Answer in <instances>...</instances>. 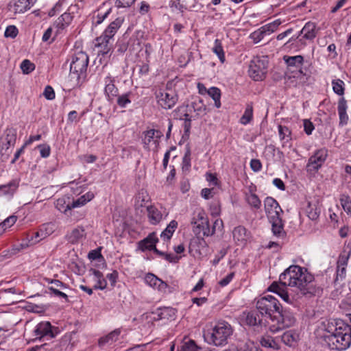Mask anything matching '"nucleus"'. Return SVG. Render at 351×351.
Masks as SVG:
<instances>
[{"mask_svg":"<svg viewBox=\"0 0 351 351\" xmlns=\"http://www.w3.org/2000/svg\"><path fill=\"white\" fill-rule=\"evenodd\" d=\"M313 279V276L306 268L293 265L280 275V281L274 282L269 287L268 291L276 293L287 304H292L295 298L289 293L287 287H295L305 293L308 285Z\"/></svg>","mask_w":351,"mask_h":351,"instance_id":"nucleus-1","label":"nucleus"},{"mask_svg":"<svg viewBox=\"0 0 351 351\" xmlns=\"http://www.w3.org/2000/svg\"><path fill=\"white\" fill-rule=\"evenodd\" d=\"M233 331V328L228 322L221 320L204 332V338L210 345L224 346L228 343Z\"/></svg>","mask_w":351,"mask_h":351,"instance_id":"nucleus-2","label":"nucleus"},{"mask_svg":"<svg viewBox=\"0 0 351 351\" xmlns=\"http://www.w3.org/2000/svg\"><path fill=\"white\" fill-rule=\"evenodd\" d=\"M325 341L331 350L347 349L351 344V327L343 321L337 322L335 332L326 337Z\"/></svg>","mask_w":351,"mask_h":351,"instance_id":"nucleus-3","label":"nucleus"},{"mask_svg":"<svg viewBox=\"0 0 351 351\" xmlns=\"http://www.w3.org/2000/svg\"><path fill=\"white\" fill-rule=\"evenodd\" d=\"M88 64V56L85 52L79 51L72 56L69 76L76 84L85 77Z\"/></svg>","mask_w":351,"mask_h":351,"instance_id":"nucleus-4","label":"nucleus"},{"mask_svg":"<svg viewBox=\"0 0 351 351\" xmlns=\"http://www.w3.org/2000/svg\"><path fill=\"white\" fill-rule=\"evenodd\" d=\"M280 304L278 300L272 295H267L258 299L256 302V308L261 314V317L265 319V322L269 328V321L270 318L276 317L274 313H279Z\"/></svg>","mask_w":351,"mask_h":351,"instance_id":"nucleus-5","label":"nucleus"},{"mask_svg":"<svg viewBox=\"0 0 351 351\" xmlns=\"http://www.w3.org/2000/svg\"><path fill=\"white\" fill-rule=\"evenodd\" d=\"M295 322V318L289 311H280L276 317L270 318L269 321V330L271 332H277L285 328L292 326Z\"/></svg>","mask_w":351,"mask_h":351,"instance_id":"nucleus-6","label":"nucleus"},{"mask_svg":"<svg viewBox=\"0 0 351 351\" xmlns=\"http://www.w3.org/2000/svg\"><path fill=\"white\" fill-rule=\"evenodd\" d=\"M267 60L265 57L254 58L250 64V76L255 81L263 80L267 71Z\"/></svg>","mask_w":351,"mask_h":351,"instance_id":"nucleus-7","label":"nucleus"},{"mask_svg":"<svg viewBox=\"0 0 351 351\" xmlns=\"http://www.w3.org/2000/svg\"><path fill=\"white\" fill-rule=\"evenodd\" d=\"M328 156V151L325 147L315 150L313 154L308 158L306 165L307 171L317 172L324 164Z\"/></svg>","mask_w":351,"mask_h":351,"instance_id":"nucleus-8","label":"nucleus"},{"mask_svg":"<svg viewBox=\"0 0 351 351\" xmlns=\"http://www.w3.org/2000/svg\"><path fill=\"white\" fill-rule=\"evenodd\" d=\"M157 103L164 109H171L177 101L176 92L171 88L160 89L156 95Z\"/></svg>","mask_w":351,"mask_h":351,"instance_id":"nucleus-9","label":"nucleus"},{"mask_svg":"<svg viewBox=\"0 0 351 351\" xmlns=\"http://www.w3.org/2000/svg\"><path fill=\"white\" fill-rule=\"evenodd\" d=\"M163 136L161 131L149 129L143 132L142 141L146 149H156L159 145L160 138Z\"/></svg>","mask_w":351,"mask_h":351,"instance_id":"nucleus-10","label":"nucleus"},{"mask_svg":"<svg viewBox=\"0 0 351 351\" xmlns=\"http://www.w3.org/2000/svg\"><path fill=\"white\" fill-rule=\"evenodd\" d=\"M191 224L193 226V231L197 234L208 228V219L203 209L198 208L194 210Z\"/></svg>","mask_w":351,"mask_h":351,"instance_id":"nucleus-11","label":"nucleus"},{"mask_svg":"<svg viewBox=\"0 0 351 351\" xmlns=\"http://www.w3.org/2000/svg\"><path fill=\"white\" fill-rule=\"evenodd\" d=\"M73 15L68 10L61 14L53 23L54 33L56 36L62 34L71 25Z\"/></svg>","mask_w":351,"mask_h":351,"instance_id":"nucleus-12","label":"nucleus"},{"mask_svg":"<svg viewBox=\"0 0 351 351\" xmlns=\"http://www.w3.org/2000/svg\"><path fill=\"white\" fill-rule=\"evenodd\" d=\"M34 334L40 340L43 338L52 339L56 336L57 332H54L50 322H43L36 325L34 329Z\"/></svg>","mask_w":351,"mask_h":351,"instance_id":"nucleus-13","label":"nucleus"},{"mask_svg":"<svg viewBox=\"0 0 351 351\" xmlns=\"http://www.w3.org/2000/svg\"><path fill=\"white\" fill-rule=\"evenodd\" d=\"M114 40L101 34L97 37L95 40V47L97 48L98 55L108 56L110 55L113 47Z\"/></svg>","mask_w":351,"mask_h":351,"instance_id":"nucleus-14","label":"nucleus"},{"mask_svg":"<svg viewBox=\"0 0 351 351\" xmlns=\"http://www.w3.org/2000/svg\"><path fill=\"white\" fill-rule=\"evenodd\" d=\"M243 319L250 326H267L265 319L261 317V314L258 310L243 313Z\"/></svg>","mask_w":351,"mask_h":351,"instance_id":"nucleus-15","label":"nucleus"},{"mask_svg":"<svg viewBox=\"0 0 351 351\" xmlns=\"http://www.w3.org/2000/svg\"><path fill=\"white\" fill-rule=\"evenodd\" d=\"M264 208L269 219L279 217L282 213V210L277 201L271 197H267L265 199Z\"/></svg>","mask_w":351,"mask_h":351,"instance_id":"nucleus-16","label":"nucleus"},{"mask_svg":"<svg viewBox=\"0 0 351 351\" xmlns=\"http://www.w3.org/2000/svg\"><path fill=\"white\" fill-rule=\"evenodd\" d=\"M34 5L31 0H12L8 7L14 14H21L29 10Z\"/></svg>","mask_w":351,"mask_h":351,"instance_id":"nucleus-17","label":"nucleus"},{"mask_svg":"<svg viewBox=\"0 0 351 351\" xmlns=\"http://www.w3.org/2000/svg\"><path fill=\"white\" fill-rule=\"evenodd\" d=\"M145 282L149 287L162 293H165L168 288L166 282L153 274L148 273L145 277Z\"/></svg>","mask_w":351,"mask_h":351,"instance_id":"nucleus-18","label":"nucleus"},{"mask_svg":"<svg viewBox=\"0 0 351 351\" xmlns=\"http://www.w3.org/2000/svg\"><path fill=\"white\" fill-rule=\"evenodd\" d=\"M315 28H316V25L315 23H313V22H307L304 26L303 27V28L302 29V30L300 31L299 35H300L301 34H304V38H306V39H308V40H313V38H315L316 37V31H315ZM300 36H298L297 37H291L289 40L288 42L287 43V44L288 43H291L292 41H295L296 39H298L299 38Z\"/></svg>","mask_w":351,"mask_h":351,"instance_id":"nucleus-19","label":"nucleus"},{"mask_svg":"<svg viewBox=\"0 0 351 351\" xmlns=\"http://www.w3.org/2000/svg\"><path fill=\"white\" fill-rule=\"evenodd\" d=\"M158 241L156 234L155 232L150 233L146 238L138 242V247L141 251L147 250H154L157 249L156 243Z\"/></svg>","mask_w":351,"mask_h":351,"instance_id":"nucleus-20","label":"nucleus"},{"mask_svg":"<svg viewBox=\"0 0 351 351\" xmlns=\"http://www.w3.org/2000/svg\"><path fill=\"white\" fill-rule=\"evenodd\" d=\"M104 92L108 100L112 101L118 95V89L114 85V78L110 75L104 79Z\"/></svg>","mask_w":351,"mask_h":351,"instance_id":"nucleus-21","label":"nucleus"},{"mask_svg":"<svg viewBox=\"0 0 351 351\" xmlns=\"http://www.w3.org/2000/svg\"><path fill=\"white\" fill-rule=\"evenodd\" d=\"M19 183L17 180H13L7 184L0 186V197L5 196L8 199L12 198L17 191Z\"/></svg>","mask_w":351,"mask_h":351,"instance_id":"nucleus-22","label":"nucleus"},{"mask_svg":"<svg viewBox=\"0 0 351 351\" xmlns=\"http://www.w3.org/2000/svg\"><path fill=\"white\" fill-rule=\"evenodd\" d=\"M234 240L238 245H244L250 237V234L246 228L243 226H237L232 231Z\"/></svg>","mask_w":351,"mask_h":351,"instance_id":"nucleus-23","label":"nucleus"},{"mask_svg":"<svg viewBox=\"0 0 351 351\" xmlns=\"http://www.w3.org/2000/svg\"><path fill=\"white\" fill-rule=\"evenodd\" d=\"M123 23V19L121 17L117 18L114 21L111 22L107 28L103 32V35L114 40L113 37L117 32L118 29L121 27Z\"/></svg>","mask_w":351,"mask_h":351,"instance_id":"nucleus-24","label":"nucleus"},{"mask_svg":"<svg viewBox=\"0 0 351 351\" xmlns=\"http://www.w3.org/2000/svg\"><path fill=\"white\" fill-rule=\"evenodd\" d=\"M121 334V330L119 329H116L107 335L101 337L99 339L98 344L100 347H104L106 345H111L114 342L117 341L119 336Z\"/></svg>","mask_w":351,"mask_h":351,"instance_id":"nucleus-25","label":"nucleus"},{"mask_svg":"<svg viewBox=\"0 0 351 351\" xmlns=\"http://www.w3.org/2000/svg\"><path fill=\"white\" fill-rule=\"evenodd\" d=\"M147 215L149 220L152 224L158 223L163 218L162 210L156 206H151L147 208Z\"/></svg>","mask_w":351,"mask_h":351,"instance_id":"nucleus-26","label":"nucleus"},{"mask_svg":"<svg viewBox=\"0 0 351 351\" xmlns=\"http://www.w3.org/2000/svg\"><path fill=\"white\" fill-rule=\"evenodd\" d=\"M86 236L85 229L82 226H77L67 234V239L71 243H76Z\"/></svg>","mask_w":351,"mask_h":351,"instance_id":"nucleus-27","label":"nucleus"},{"mask_svg":"<svg viewBox=\"0 0 351 351\" xmlns=\"http://www.w3.org/2000/svg\"><path fill=\"white\" fill-rule=\"evenodd\" d=\"M282 341L287 346H295L299 339V335L292 330H288L282 335Z\"/></svg>","mask_w":351,"mask_h":351,"instance_id":"nucleus-28","label":"nucleus"},{"mask_svg":"<svg viewBox=\"0 0 351 351\" xmlns=\"http://www.w3.org/2000/svg\"><path fill=\"white\" fill-rule=\"evenodd\" d=\"M16 133L13 129H8L5 132V136L2 141V149L7 151L10 147L14 146L16 143Z\"/></svg>","mask_w":351,"mask_h":351,"instance_id":"nucleus-29","label":"nucleus"},{"mask_svg":"<svg viewBox=\"0 0 351 351\" xmlns=\"http://www.w3.org/2000/svg\"><path fill=\"white\" fill-rule=\"evenodd\" d=\"M178 351H210V350L206 347H201L195 341L189 339L184 341Z\"/></svg>","mask_w":351,"mask_h":351,"instance_id":"nucleus-30","label":"nucleus"},{"mask_svg":"<svg viewBox=\"0 0 351 351\" xmlns=\"http://www.w3.org/2000/svg\"><path fill=\"white\" fill-rule=\"evenodd\" d=\"M272 226V232L277 237H282L285 234L283 223L280 216L269 219Z\"/></svg>","mask_w":351,"mask_h":351,"instance_id":"nucleus-31","label":"nucleus"},{"mask_svg":"<svg viewBox=\"0 0 351 351\" xmlns=\"http://www.w3.org/2000/svg\"><path fill=\"white\" fill-rule=\"evenodd\" d=\"M93 279L96 282L94 285L95 289H100L104 290L107 287V281L105 278H104L102 273L99 271L94 269L93 271Z\"/></svg>","mask_w":351,"mask_h":351,"instance_id":"nucleus-32","label":"nucleus"},{"mask_svg":"<svg viewBox=\"0 0 351 351\" xmlns=\"http://www.w3.org/2000/svg\"><path fill=\"white\" fill-rule=\"evenodd\" d=\"M177 226L178 222L175 220H172L167 226V227L160 234L161 239H162L164 241L168 242L171 238Z\"/></svg>","mask_w":351,"mask_h":351,"instance_id":"nucleus-33","label":"nucleus"},{"mask_svg":"<svg viewBox=\"0 0 351 351\" xmlns=\"http://www.w3.org/2000/svg\"><path fill=\"white\" fill-rule=\"evenodd\" d=\"M182 171L187 174L190 172L191 168V152L189 147H187L182 160Z\"/></svg>","mask_w":351,"mask_h":351,"instance_id":"nucleus-34","label":"nucleus"},{"mask_svg":"<svg viewBox=\"0 0 351 351\" xmlns=\"http://www.w3.org/2000/svg\"><path fill=\"white\" fill-rule=\"evenodd\" d=\"M46 238V234H44V230L40 228L39 231L29 234L27 237L28 243H23V246H28L37 243L40 240Z\"/></svg>","mask_w":351,"mask_h":351,"instance_id":"nucleus-35","label":"nucleus"},{"mask_svg":"<svg viewBox=\"0 0 351 351\" xmlns=\"http://www.w3.org/2000/svg\"><path fill=\"white\" fill-rule=\"evenodd\" d=\"M94 193L92 192H88L86 194L82 195L75 200H73L71 203L73 208H79L85 205L87 202H90L94 198Z\"/></svg>","mask_w":351,"mask_h":351,"instance_id":"nucleus-36","label":"nucleus"},{"mask_svg":"<svg viewBox=\"0 0 351 351\" xmlns=\"http://www.w3.org/2000/svg\"><path fill=\"white\" fill-rule=\"evenodd\" d=\"M306 212L310 219L316 220L319 216L320 208L318 207L317 203L309 202L306 208Z\"/></svg>","mask_w":351,"mask_h":351,"instance_id":"nucleus-37","label":"nucleus"},{"mask_svg":"<svg viewBox=\"0 0 351 351\" xmlns=\"http://www.w3.org/2000/svg\"><path fill=\"white\" fill-rule=\"evenodd\" d=\"M245 200L247 204L254 209H259L261 206V201L258 195L251 191L245 194Z\"/></svg>","mask_w":351,"mask_h":351,"instance_id":"nucleus-38","label":"nucleus"},{"mask_svg":"<svg viewBox=\"0 0 351 351\" xmlns=\"http://www.w3.org/2000/svg\"><path fill=\"white\" fill-rule=\"evenodd\" d=\"M284 60L289 66H294L298 68L302 65L304 58L300 55L295 56H285Z\"/></svg>","mask_w":351,"mask_h":351,"instance_id":"nucleus-39","label":"nucleus"},{"mask_svg":"<svg viewBox=\"0 0 351 351\" xmlns=\"http://www.w3.org/2000/svg\"><path fill=\"white\" fill-rule=\"evenodd\" d=\"M213 52L215 53L221 63H223L226 60L225 53L222 47L221 41L219 39H216L214 42V46L213 47Z\"/></svg>","mask_w":351,"mask_h":351,"instance_id":"nucleus-40","label":"nucleus"},{"mask_svg":"<svg viewBox=\"0 0 351 351\" xmlns=\"http://www.w3.org/2000/svg\"><path fill=\"white\" fill-rule=\"evenodd\" d=\"M208 95L212 97L215 101V106L219 108L221 107V91L217 87H211L207 90Z\"/></svg>","mask_w":351,"mask_h":351,"instance_id":"nucleus-41","label":"nucleus"},{"mask_svg":"<svg viewBox=\"0 0 351 351\" xmlns=\"http://www.w3.org/2000/svg\"><path fill=\"white\" fill-rule=\"evenodd\" d=\"M261 344L265 348H271L275 350H278L280 346L276 340L269 336L263 337L261 339Z\"/></svg>","mask_w":351,"mask_h":351,"instance_id":"nucleus-42","label":"nucleus"},{"mask_svg":"<svg viewBox=\"0 0 351 351\" xmlns=\"http://www.w3.org/2000/svg\"><path fill=\"white\" fill-rule=\"evenodd\" d=\"M332 86L333 91L338 95L342 96L344 94L345 83L340 79L332 80Z\"/></svg>","mask_w":351,"mask_h":351,"instance_id":"nucleus-43","label":"nucleus"},{"mask_svg":"<svg viewBox=\"0 0 351 351\" xmlns=\"http://www.w3.org/2000/svg\"><path fill=\"white\" fill-rule=\"evenodd\" d=\"M253 118V108L251 105H247L245 108L243 116L240 119V123L242 125L248 124Z\"/></svg>","mask_w":351,"mask_h":351,"instance_id":"nucleus-44","label":"nucleus"},{"mask_svg":"<svg viewBox=\"0 0 351 351\" xmlns=\"http://www.w3.org/2000/svg\"><path fill=\"white\" fill-rule=\"evenodd\" d=\"M133 94L132 92L125 93L121 95H119L117 98V104L121 108H125L128 104L131 103V98Z\"/></svg>","mask_w":351,"mask_h":351,"instance_id":"nucleus-45","label":"nucleus"},{"mask_svg":"<svg viewBox=\"0 0 351 351\" xmlns=\"http://www.w3.org/2000/svg\"><path fill=\"white\" fill-rule=\"evenodd\" d=\"M56 207L58 210L64 213H66L67 210L73 208L71 204L66 203V199L64 197L59 198L56 200Z\"/></svg>","mask_w":351,"mask_h":351,"instance_id":"nucleus-46","label":"nucleus"},{"mask_svg":"<svg viewBox=\"0 0 351 351\" xmlns=\"http://www.w3.org/2000/svg\"><path fill=\"white\" fill-rule=\"evenodd\" d=\"M280 24L281 21L279 19L275 20L270 23L262 26V31L265 32L267 35H269L275 32Z\"/></svg>","mask_w":351,"mask_h":351,"instance_id":"nucleus-47","label":"nucleus"},{"mask_svg":"<svg viewBox=\"0 0 351 351\" xmlns=\"http://www.w3.org/2000/svg\"><path fill=\"white\" fill-rule=\"evenodd\" d=\"M340 203L343 210L347 213H351V199L347 195L343 194L340 197Z\"/></svg>","mask_w":351,"mask_h":351,"instance_id":"nucleus-48","label":"nucleus"},{"mask_svg":"<svg viewBox=\"0 0 351 351\" xmlns=\"http://www.w3.org/2000/svg\"><path fill=\"white\" fill-rule=\"evenodd\" d=\"M278 133H279L280 138L281 140H284V141H285V142H288L291 139V138H290L291 131L289 130V129L287 127L279 125L278 126Z\"/></svg>","mask_w":351,"mask_h":351,"instance_id":"nucleus-49","label":"nucleus"},{"mask_svg":"<svg viewBox=\"0 0 351 351\" xmlns=\"http://www.w3.org/2000/svg\"><path fill=\"white\" fill-rule=\"evenodd\" d=\"M21 69L23 73L29 74L35 69V65L29 60H24L21 64Z\"/></svg>","mask_w":351,"mask_h":351,"instance_id":"nucleus-50","label":"nucleus"},{"mask_svg":"<svg viewBox=\"0 0 351 351\" xmlns=\"http://www.w3.org/2000/svg\"><path fill=\"white\" fill-rule=\"evenodd\" d=\"M186 107H181L179 108L180 112H182L183 114L180 116V119L184 120V127L186 130L191 128V116L186 112Z\"/></svg>","mask_w":351,"mask_h":351,"instance_id":"nucleus-51","label":"nucleus"},{"mask_svg":"<svg viewBox=\"0 0 351 351\" xmlns=\"http://www.w3.org/2000/svg\"><path fill=\"white\" fill-rule=\"evenodd\" d=\"M267 35L265 32L262 31V27L250 34V38L255 43H259Z\"/></svg>","mask_w":351,"mask_h":351,"instance_id":"nucleus-52","label":"nucleus"},{"mask_svg":"<svg viewBox=\"0 0 351 351\" xmlns=\"http://www.w3.org/2000/svg\"><path fill=\"white\" fill-rule=\"evenodd\" d=\"M104 5H105V4H103V6L99 9V12L97 15V24L101 23L111 12V10H112L111 8H108L104 12H101V10L102 9L103 7H104Z\"/></svg>","mask_w":351,"mask_h":351,"instance_id":"nucleus-53","label":"nucleus"},{"mask_svg":"<svg viewBox=\"0 0 351 351\" xmlns=\"http://www.w3.org/2000/svg\"><path fill=\"white\" fill-rule=\"evenodd\" d=\"M17 217L16 215H10L7 217L2 223H0L3 229L5 230L7 228L12 226L16 221Z\"/></svg>","mask_w":351,"mask_h":351,"instance_id":"nucleus-54","label":"nucleus"},{"mask_svg":"<svg viewBox=\"0 0 351 351\" xmlns=\"http://www.w3.org/2000/svg\"><path fill=\"white\" fill-rule=\"evenodd\" d=\"M18 33V29L14 25H10L5 29L4 36L6 38H14L16 37Z\"/></svg>","mask_w":351,"mask_h":351,"instance_id":"nucleus-55","label":"nucleus"},{"mask_svg":"<svg viewBox=\"0 0 351 351\" xmlns=\"http://www.w3.org/2000/svg\"><path fill=\"white\" fill-rule=\"evenodd\" d=\"M37 148L40 151V154L42 158H47L49 156L51 153V148L49 145L47 144H42L38 145Z\"/></svg>","mask_w":351,"mask_h":351,"instance_id":"nucleus-56","label":"nucleus"},{"mask_svg":"<svg viewBox=\"0 0 351 351\" xmlns=\"http://www.w3.org/2000/svg\"><path fill=\"white\" fill-rule=\"evenodd\" d=\"M350 252H348V253L343 252V254H341L339 257V260L337 261V265H339V267H341V266L346 267L349 257H350Z\"/></svg>","mask_w":351,"mask_h":351,"instance_id":"nucleus-57","label":"nucleus"},{"mask_svg":"<svg viewBox=\"0 0 351 351\" xmlns=\"http://www.w3.org/2000/svg\"><path fill=\"white\" fill-rule=\"evenodd\" d=\"M206 180L207 182H209L210 186H218L219 185V180L216 176L211 173H206Z\"/></svg>","mask_w":351,"mask_h":351,"instance_id":"nucleus-58","label":"nucleus"},{"mask_svg":"<svg viewBox=\"0 0 351 351\" xmlns=\"http://www.w3.org/2000/svg\"><path fill=\"white\" fill-rule=\"evenodd\" d=\"M43 95L48 100H52L55 98V92L53 88L50 86H47L45 88Z\"/></svg>","mask_w":351,"mask_h":351,"instance_id":"nucleus-59","label":"nucleus"},{"mask_svg":"<svg viewBox=\"0 0 351 351\" xmlns=\"http://www.w3.org/2000/svg\"><path fill=\"white\" fill-rule=\"evenodd\" d=\"M154 252L157 254H158L160 256L164 257L165 259L169 262H176L177 259L175 258V256L171 254H167L162 251L158 250V249H154Z\"/></svg>","mask_w":351,"mask_h":351,"instance_id":"nucleus-60","label":"nucleus"},{"mask_svg":"<svg viewBox=\"0 0 351 351\" xmlns=\"http://www.w3.org/2000/svg\"><path fill=\"white\" fill-rule=\"evenodd\" d=\"M136 0H115V5L117 8L130 7Z\"/></svg>","mask_w":351,"mask_h":351,"instance_id":"nucleus-61","label":"nucleus"},{"mask_svg":"<svg viewBox=\"0 0 351 351\" xmlns=\"http://www.w3.org/2000/svg\"><path fill=\"white\" fill-rule=\"evenodd\" d=\"M41 230H44V234H46V237L52 234L55 229V226L53 223H49L43 224L40 228Z\"/></svg>","mask_w":351,"mask_h":351,"instance_id":"nucleus-62","label":"nucleus"},{"mask_svg":"<svg viewBox=\"0 0 351 351\" xmlns=\"http://www.w3.org/2000/svg\"><path fill=\"white\" fill-rule=\"evenodd\" d=\"M250 167L254 172H258L262 169V164L258 159H252L250 161Z\"/></svg>","mask_w":351,"mask_h":351,"instance_id":"nucleus-63","label":"nucleus"},{"mask_svg":"<svg viewBox=\"0 0 351 351\" xmlns=\"http://www.w3.org/2000/svg\"><path fill=\"white\" fill-rule=\"evenodd\" d=\"M348 108L347 101L344 97H341L338 101V112H346Z\"/></svg>","mask_w":351,"mask_h":351,"instance_id":"nucleus-64","label":"nucleus"}]
</instances>
